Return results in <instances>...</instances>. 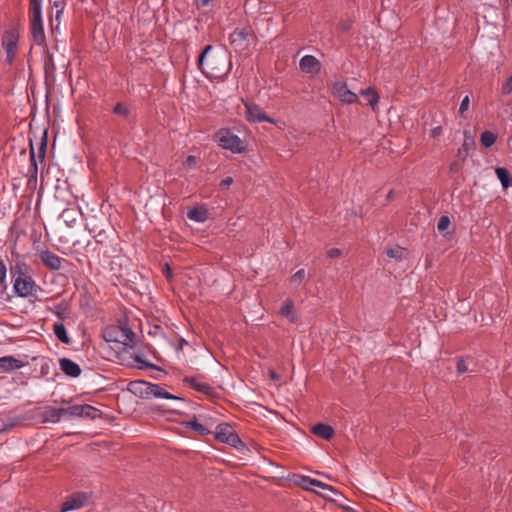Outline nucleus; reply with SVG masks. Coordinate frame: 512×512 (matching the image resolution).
Returning <instances> with one entry per match:
<instances>
[{"mask_svg":"<svg viewBox=\"0 0 512 512\" xmlns=\"http://www.w3.org/2000/svg\"><path fill=\"white\" fill-rule=\"evenodd\" d=\"M198 67L205 76L222 79L229 74L232 63L225 49L207 45L199 55Z\"/></svg>","mask_w":512,"mask_h":512,"instance_id":"nucleus-1","label":"nucleus"},{"mask_svg":"<svg viewBox=\"0 0 512 512\" xmlns=\"http://www.w3.org/2000/svg\"><path fill=\"white\" fill-rule=\"evenodd\" d=\"M129 391L139 397H155L169 400L182 401L180 397H177L168 391H166L159 384H153L146 381H133L129 384Z\"/></svg>","mask_w":512,"mask_h":512,"instance_id":"nucleus-2","label":"nucleus"},{"mask_svg":"<svg viewBox=\"0 0 512 512\" xmlns=\"http://www.w3.org/2000/svg\"><path fill=\"white\" fill-rule=\"evenodd\" d=\"M19 37V30L16 26H10L3 32L1 45L6 52L5 62L9 65H11L15 59Z\"/></svg>","mask_w":512,"mask_h":512,"instance_id":"nucleus-3","label":"nucleus"},{"mask_svg":"<svg viewBox=\"0 0 512 512\" xmlns=\"http://www.w3.org/2000/svg\"><path fill=\"white\" fill-rule=\"evenodd\" d=\"M30 32L32 40L36 45L41 46L45 43L42 7H30Z\"/></svg>","mask_w":512,"mask_h":512,"instance_id":"nucleus-4","label":"nucleus"},{"mask_svg":"<svg viewBox=\"0 0 512 512\" xmlns=\"http://www.w3.org/2000/svg\"><path fill=\"white\" fill-rule=\"evenodd\" d=\"M215 138L219 146L223 149L230 150L233 153H241L245 149L240 138L233 134L229 129L219 130L216 133Z\"/></svg>","mask_w":512,"mask_h":512,"instance_id":"nucleus-5","label":"nucleus"},{"mask_svg":"<svg viewBox=\"0 0 512 512\" xmlns=\"http://www.w3.org/2000/svg\"><path fill=\"white\" fill-rule=\"evenodd\" d=\"M215 437L218 441L226 443L237 450H242L245 447V444L241 441L233 427L228 424L217 425Z\"/></svg>","mask_w":512,"mask_h":512,"instance_id":"nucleus-6","label":"nucleus"},{"mask_svg":"<svg viewBox=\"0 0 512 512\" xmlns=\"http://www.w3.org/2000/svg\"><path fill=\"white\" fill-rule=\"evenodd\" d=\"M13 290L19 297H28L36 294L38 286L30 277L19 271L18 276L14 279Z\"/></svg>","mask_w":512,"mask_h":512,"instance_id":"nucleus-7","label":"nucleus"},{"mask_svg":"<svg viewBox=\"0 0 512 512\" xmlns=\"http://www.w3.org/2000/svg\"><path fill=\"white\" fill-rule=\"evenodd\" d=\"M254 37L250 27L236 28L229 36L231 46L236 51H243L249 46L250 38Z\"/></svg>","mask_w":512,"mask_h":512,"instance_id":"nucleus-8","label":"nucleus"},{"mask_svg":"<svg viewBox=\"0 0 512 512\" xmlns=\"http://www.w3.org/2000/svg\"><path fill=\"white\" fill-rule=\"evenodd\" d=\"M300 70L310 76L319 74L322 68L321 62L313 55H305L299 62Z\"/></svg>","mask_w":512,"mask_h":512,"instance_id":"nucleus-9","label":"nucleus"},{"mask_svg":"<svg viewBox=\"0 0 512 512\" xmlns=\"http://www.w3.org/2000/svg\"><path fill=\"white\" fill-rule=\"evenodd\" d=\"M245 105V113L246 117L249 121L253 122H260V121H267L270 123H275L273 119H271L269 116H267L261 108H259L257 105H254L250 101H244Z\"/></svg>","mask_w":512,"mask_h":512,"instance_id":"nucleus-10","label":"nucleus"},{"mask_svg":"<svg viewBox=\"0 0 512 512\" xmlns=\"http://www.w3.org/2000/svg\"><path fill=\"white\" fill-rule=\"evenodd\" d=\"M41 260V262L50 270H60L62 267L63 259L53 253L52 251L46 249L41 250L37 254Z\"/></svg>","mask_w":512,"mask_h":512,"instance_id":"nucleus-11","label":"nucleus"},{"mask_svg":"<svg viewBox=\"0 0 512 512\" xmlns=\"http://www.w3.org/2000/svg\"><path fill=\"white\" fill-rule=\"evenodd\" d=\"M98 414L99 410L90 405H73L69 407V418L84 417L94 419Z\"/></svg>","mask_w":512,"mask_h":512,"instance_id":"nucleus-12","label":"nucleus"},{"mask_svg":"<svg viewBox=\"0 0 512 512\" xmlns=\"http://www.w3.org/2000/svg\"><path fill=\"white\" fill-rule=\"evenodd\" d=\"M87 500H88V496L86 494H82V493L75 494L63 503L61 512H67V511L80 509L85 505Z\"/></svg>","mask_w":512,"mask_h":512,"instance_id":"nucleus-13","label":"nucleus"},{"mask_svg":"<svg viewBox=\"0 0 512 512\" xmlns=\"http://www.w3.org/2000/svg\"><path fill=\"white\" fill-rule=\"evenodd\" d=\"M184 382L192 389L207 395L212 396L214 389L208 383L201 381L197 377H185Z\"/></svg>","mask_w":512,"mask_h":512,"instance_id":"nucleus-14","label":"nucleus"},{"mask_svg":"<svg viewBox=\"0 0 512 512\" xmlns=\"http://www.w3.org/2000/svg\"><path fill=\"white\" fill-rule=\"evenodd\" d=\"M25 366V362L14 356L0 357V369L4 372H11Z\"/></svg>","mask_w":512,"mask_h":512,"instance_id":"nucleus-15","label":"nucleus"},{"mask_svg":"<svg viewBox=\"0 0 512 512\" xmlns=\"http://www.w3.org/2000/svg\"><path fill=\"white\" fill-rule=\"evenodd\" d=\"M60 369L70 377H78L81 374L80 366L68 358H62L59 360Z\"/></svg>","mask_w":512,"mask_h":512,"instance_id":"nucleus-16","label":"nucleus"},{"mask_svg":"<svg viewBox=\"0 0 512 512\" xmlns=\"http://www.w3.org/2000/svg\"><path fill=\"white\" fill-rule=\"evenodd\" d=\"M62 417H69V407L67 408H50L45 411L44 421L57 423Z\"/></svg>","mask_w":512,"mask_h":512,"instance_id":"nucleus-17","label":"nucleus"},{"mask_svg":"<svg viewBox=\"0 0 512 512\" xmlns=\"http://www.w3.org/2000/svg\"><path fill=\"white\" fill-rule=\"evenodd\" d=\"M331 92L334 96H357L351 91L345 81L337 80L331 85Z\"/></svg>","mask_w":512,"mask_h":512,"instance_id":"nucleus-18","label":"nucleus"},{"mask_svg":"<svg viewBox=\"0 0 512 512\" xmlns=\"http://www.w3.org/2000/svg\"><path fill=\"white\" fill-rule=\"evenodd\" d=\"M186 426L199 435H207L211 432L212 423L206 421L205 423L199 422L197 419L187 421Z\"/></svg>","mask_w":512,"mask_h":512,"instance_id":"nucleus-19","label":"nucleus"},{"mask_svg":"<svg viewBox=\"0 0 512 512\" xmlns=\"http://www.w3.org/2000/svg\"><path fill=\"white\" fill-rule=\"evenodd\" d=\"M118 332H119L118 336H116L114 338H112V337L106 338L107 341L119 342L126 346L129 345L133 341L134 333L130 329L123 327V328H119Z\"/></svg>","mask_w":512,"mask_h":512,"instance_id":"nucleus-20","label":"nucleus"},{"mask_svg":"<svg viewBox=\"0 0 512 512\" xmlns=\"http://www.w3.org/2000/svg\"><path fill=\"white\" fill-rule=\"evenodd\" d=\"M312 432L325 440H329L334 435V430L331 426L323 423H318L312 427Z\"/></svg>","mask_w":512,"mask_h":512,"instance_id":"nucleus-21","label":"nucleus"},{"mask_svg":"<svg viewBox=\"0 0 512 512\" xmlns=\"http://www.w3.org/2000/svg\"><path fill=\"white\" fill-rule=\"evenodd\" d=\"M53 332H54V335L56 336V338L60 342H62L64 344H70L71 339L68 336V333L66 331V328H65L63 322H61V321L54 322V324H53Z\"/></svg>","mask_w":512,"mask_h":512,"instance_id":"nucleus-22","label":"nucleus"},{"mask_svg":"<svg viewBox=\"0 0 512 512\" xmlns=\"http://www.w3.org/2000/svg\"><path fill=\"white\" fill-rule=\"evenodd\" d=\"M7 275V268L2 259H0V304H2L6 298L7 285L5 283Z\"/></svg>","mask_w":512,"mask_h":512,"instance_id":"nucleus-23","label":"nucleus"},{"mask_svg":"<svg viewBox=\"0 0 512 512\" xmlns=\"http://www.w3.org/2000/svg\"><path fill=\"white\" fill-rule=\"evenodd\" d=\"M282 316L286 317L290 322H295L297 317L294 311V305L291 300H286L280 309Z\"/></svg>","mask_w":512,"mask_h":512,"instance_id":"nucleus-24","label":"nucleus"},{"mask_svg":"<svg viewBox=\"0 0 512 512\" xmlns=\"http://www.w3.org/2000/svg\"><path fill=\"white\" fill-rule=\"evenodd\" d=\"M187 217L195 222H204L207 219V211L202 207H195L188 211Z\"/></svg>","mask_w":512,"mask_h":512,"instance_id":"nucleus-25","label":"nucleus"},{"mask_svg":"<svg viewBox=\"0 0 512 512\" xmlns=\"http://www.w3.org/2000/svg\"><path fill=\"white\" fill-rule=\"evenodd\" d=\"M495 173L504 188L512 186V177L506 168L498 167Z\"/></svg>","mask_w":512,"mask_h":512,"instance_id":"nucleus-26","label":"nucleus"},{"mask_svg":"<svg viewBox=\"0 0 512 512\" xmlns=\"http://www.w3.org/2000/svg\"><path fill=\"white\" fill-rule=\"evenodd\" d=\"M28 172H29V176H30L29 181H31L32 179L34 181H36L38 167H37L36 155H35L33 147H31V150H30V167H29Z\"/></svg>","mask_w":512,"mask_h":512,"instance_id":"nucleus-27","label":"nucleus"},{"mask_svg":"<svg viewBox=\"0 0 512 512\" xmlns=\"http://www.w3.org/2000/svg\"><path fill=\"white\" fill-rule=\"evenodd\" d=\"M54 315L59 319L58 321L63 322L69 317V310L66 305L59 304L51 309Z\"/></svg>","mask_w":512,"mask_h":512,"instance_id":"nucleus-28","label":"nucleus"},{"mask_svg":"<svg viewBox=\"0 0 512 512\" xmlns=\"http://www.w3.org/2000/svg\"><path fill=\"white\" fill-rule=\"evenodd\" d=\"M113 113L118 116L127 117L130 113V106L126 102H117L113 107Z\"/></svg>","mask_w":512,"mask_h":512,"instance_id":"nucleus-29","label":"nucleus"},{"mask_svg":"<svg viewBox=\"0 0 512 512\" xmlns=\"http://www.w3.org/2000/svg\"><path fill=\"white\" fill-rule=\"evenodd\" d=\"M496 135L491 131H484L481 134V144L488 148L491 147L496 141Z\"/></svg>","mask_w":512,"mask_h":512,"instance_id":"nucleus-30","label":"nucleus"},{"mask_svg":"<svg viewBox=\"0 0 512 512\" xmlns=\"http://www.w3.org/2000/svg\"><path fill=\"white\" fill-rule=\"evenodd\" d=\"M313 481L314 479L309 476H298L296 484L305 490L313 491Z\"/></svg>","mask_w":512,"mask_h":512,"instance_id":"nucleus-31","label":"nucleus"},{"mask_svg":"<svg viewBox=\"0 0 512 512\" xmlns=\"http://www.w3.org/2000/svg\"><path fill=\"white\" fill-rule=\"evenodd\" d=\"M305 276H306L305 270L300 269L291 277V282L295 285H300L305 280Z\"/></svg>","mask_w":512,"mask_h":512,"instance_id":"nucleus-32","label":"nucleus"},{"mask_svg":"<svg viewBox=\"0 0 512 512\" xmlns=\"http://www.w3.org/2000/svg\"><path fill=\"white\" fill-rule=\"evenodd\" d=\"M386 253L390 258L400 259L404 254V250L400 247H393L387 249Z\"/></svg>","mask_w":512,"mask_h":512,"instance_id":"nucleus-33","label":"nucleus"},{"mask_svg":"<svg viewBox=\"0 0 512 512\" xmlns=\"http://www.w3.org/2000/svg\"><path fill=\"white\" fill-rule=\"evenodd\" d=\"M313 491H315V488H320L322 490H327V491H330L332 493H337V490L335 488H333L332 486L328 485V484H325L317 479H314L313 481Z\"/></svg>","mask_w":512,"mask_h":512,"instance_id":"nucleus-34","label":"nucleus"},{"mask_svg":"<svg viewBox=\"0 0 512 512\" xmlns=\"http://www.w3.org/2000/svg\"><path fill=\"white\" fill-rule=\"evenodd\" d=\"M450 225V219L448 216H441L439 221H438V224H437V229L439 232H444L445 230L448 229Z\"/></svg>","mask_w":512,"mask_h":512,"instance_id":"nucleus-35","label":"nucleus"},{"mask_svg":"<svg viewBox=\"0 0 512 512\" xmlns=\"http://www.w3.org/2000/svg\"><path fill=\"white\" fill-rule=\"evenodd\" d=\"M501 91L504 95L512 94V75L502 84Z\"/></svg>","mask_w":512,"mask_h":512,"instance_id":"nucleus-36","label":"nucleus"},{"mask_svg":"<svg viewBox=\"0 0 512 512\" xmlns=\"http://www.w3.org/2000/svg\"><path fill=\"white\" fill-rule=\"evenodd\" d=\"M360 96H379L378 92L373 87H367L360 90Z\"/></svg>","mask_w":512,"mask_h":512,"instance_id":"nucleus-37","label":"nucleus"},{"mask_svg":"<svg viewBox=\"0 0 512 512\" xmlns=\"http://www.w3.org/2000/svg\"><path fill=\"white\" fill-rule=\"evenodd\" d=\"M470 98H463L462 102H461V105H460V108H459V113L461 116L464 115V112L468 110L469 108V103H470Z\"/></svg>","mask_w":512,"mask_h":512,"instance_id":"nucleus-38","label":"nucleus"},{"mask_svg":"<svg viewBox=\"0 0 512 512\" xmlns=\"http://www.w3.org/2000/svg\"><path fill=\"white\" fill-rule=\"evenodd\" d=\"M232 183L233 179L231 177H227L220 182L219 186L222 190H226L230 187Z\"/></svg>","mask_w":512,"mask_h":512,"instance_id":"nucleus-39","label":"nucleus"},{"mask_svg":"<svg viewBox=\"0 0 512 512\" xmlns=\"http://www.w3.org/2000/svg\"><path fill=\"white\" fill-rule=\"evenodd\" d=\"M54 6L57 8L56 14H55V20L59 23L60 17L63 13V5L62 3L55 2Z\"/></svg>","mask_w":512,"mask_h":512,"instance_id":"nucleus-40","label":"nucleus"},{"mask_svg":"<svg viewBox=\"0 0 512 512\" xmlns=\"http://www.w3.org/2000/svg\"><path fill=\"white\" fill-rule=\"evenodd\" d=\"M468 370L465 361L460 359L457 362V371L459 374L465 373Z\"/></svg>","mask_w":512,"mask_h":512,"instance_id":"nucleus-41","label":"nucleus"},{"mask_svg":"<svg viewBox=\"0 0 512 512\" xmlns=\"http://www.w3.org/2000/svg\"><path fill=\"white\" fill-rule=\"evenodd\" d=\"M327 255L330 258H338L341 255V251L337 248H332L328 250Z\"/></svg>","mask_w":512,"mask_h":512,"instance_id":"nucleus-42","label":"nucleus"},{"mask_svg":"<svg viewBox=\"0 0 512 512\" xmlns=\"http://www.w3.org/2000/svg\"><path fill=\"white\" fill-rule=\"evenodd\" d=\"M184 165L188 167H194L196 165V157L192 155L188 156L184 162Z\"/></svg>","mask_w":512,"mask_h":512,"instance_id":"nucleus-43","label":"nucleus"},{"mask_svg":"<svg viewBox=\"0 0 512 512\" xmlns=\"http://www.w3.org/2000/svg\"><path fill=\"white\" fill-rule=\"evenodd\" d=\"M49 69L54 70V63H53L52 55H50L49 58L45 61L46 72H48Z\"/></svg>","mask_w":512,"mask_h":512,"instance_id":"nucleus-44","label":"nucleus"},{"mask_svg":"<svg viewBox=\"0 0 512 512\" xmlns=\"http://www.w3.org/2000/svg\"><path fill=\"white\" fill-rule=\"evenodd\" d=\"M442 133V128L440 126L435 127L431 130V136L433 138L438 137Z\"/></svg>","mask_w":512,"mask_h":512,"instance_id":"nucleus-45","label":"nucleus"},{"mask_svg":"<svg viewBox=\"0 0 512 512\" xmlns=\"http://www.w3.org/2000/svg\"><path fill=\"white\" fill-rule=\"evenodd\" d=\"M30 7H42V0H29Z\"/></svg>","mask_w":512,"mask_h":512,"instance_id":"nucleus-46","label":"nucleus"},{"mask_svg":"<svg viewBox=\"0 0 512 512\" xmlns=\"http://www.w3.org/2000/svg\"><path fill=\"white\" fill-rule=\"evenodd\" d=\"M213 0H196L197 6L205 7L209 5Z\"/></svg>","mask_w":512,"mask_h":512,"instance_id":"nucleus-47","label":"nucleus"},{"mask_svg":"<svg viewBox=\"0 0 512 512\" xmlns=\"http://www.w3.org/2000/svg\"><path fill=\"white\" fill-rule=\"evenodd\" d=\"M378 99H379V98H370V99H369V105L371 106V108H372L373 110H375V109H376V106H377V103H378Z\"/></svg>","mask_w":512,"mask_h":512,"instance_id":"nucleus-48","label":"nucleus"},{"mask_svg":"<svg viewBox=\"0 0 512 512\" xmlns=\"http://www.w3.org/2000/svg\"><path fill=\"white\" fill-rule=\"evenodd\" d=\"M163 273L165 274V276H166L167 278H170V277H171L172 273H171V270H170V267H169V265H168V264H165V267H164V269H163Z\"/></svg>","mask_w":512,"mask_h":512,"instance_id":"nucleus-49","label":"nucleus"},{"mask_svg":"<svg viewBox=\"0 0 512 512\" xmlns=\"http://www.w3.org/2000/svg\"><path fill=\"white\" fill-rule=\"evenodd\" d=\"M44 156H45V144H42L40 147V150H39V157L41 159H44Z\"/></svg>","mask_w":512,"mask_h":512,"instance_id":"nucleus-50","label":"nucleus"},{"mask_svg":"<svg viewBox=\"0 0 512 512\" xmlns=\"http://www.w3.org/2000/svg\"><path fill=\"white\" fill-rule=\"evenodd\" d=\"M345 101H346L347 103H352V102H353V99H352V98H345Z\"/></svg>","mask_w":512,"mask_h":512,"instance_id":"nucleus-51","label":"nucleus"},{"mask_svg":"<svg viewBox=\"0 0 512 512\" xmlns=\"http://www.w3.org/2000/svg\"><path fill=\"white\" fill-rule=\"evenodd\" d=\"M463 146L466 147V146H469V143H463Z\"/></svg>","mask_w":512,"mask_h":512,"instance_id":"nucleus-52","label":"nucleus"},{"mask_svg":"<svg viewBox=\"0 0 512 512\" xmlns=\"http://www.w3.org/2000/svg\"><path fill=\"white\" fill-rule=\"evenodd\" d=\"M463 146L466 147V146H469V143H463Z\"/></svg>","mask_w":512,"mask_h":512,"instance_id":"nucleus-53","label":"nucleus"}]
</instances>
